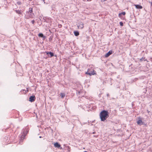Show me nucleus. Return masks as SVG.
Instances as JSON below:
<instances>
[{"mask_svg": "<svg viewBox=\"0 0 152 152\" xmlns=\"http://www.w3.org/2000/svg\"><path fill=\"white\" fill-rule=\"evenodd\" d=\"M29 131V129L28 126H27L24 128H23L21 134H20L19 136L20 138L19 143L20 144L23 142V140L24 139L26 135L28 133Z\"/></svg>", "mask_w": 152, "mask_h": 152, "instance_id": "nucleus-1", "label": "nucleus"}, {"mask_svg": "<svg viewBox=\"0 0 152 152\" xmlns=\"http://www.w3.org/2000/svg\"><path fill=\"white\" fill-rule=\"evenodd\" d=\"M108 116V112L106 110H103L100 113V118L102 121H104Z\"/></svg>", "mask_w": 152, "mask_h": 152, "instance_id": "nucleus-2", "label": "nucleus"}, {"mask_svg": "<svg viewBox=\"0 0 152 152\" xmlns=\"http://www.w3.org/2000/svg\"><path fill=\"white\" fill-rule=\"evenodd\" d=\"M86 74L89 75L90 76L94 75L96 74V71L92 69H88Z\"/></svg>", "mask_w": 152, "mask_h": 152, "instance_id": "nucleus-3", "label": "nucleus"}, {"mask_svg": "<svg viewBox=\"0 0 152 152\" xmlns=\"http://www.w3.org/2000/svg\"><path fill=\"white\" fill-rule=\"evenodd\" d=\"M77 25L78 28L79 29H82L84 27V23L81 22L78 23Z\"/></svg>", "mask_w": 152, "mask_h": 152, "instance_id": "nucleus-4", "label": "nucleus"}, {"mask_svg": "<svg viewBox=\"0 0 152 152\" xmlns=\"http://www.w3.org/2000/svg\"><path fill=\"white\" fill-rule=\"evenodd\" d=\"M137 124L140 126L143 124L144 122H143L140 117L138 118V120L137 122Z\"/></svg>", "mask_w": 152, "mask_h": 152, "instance_id": "nucleus-5", "label": "nucleus"}, {"mask_svg": "<svg viewBox=\"0 0 152 152\" xmlns=\"http://www.w3.org/2000/svg\"><path fill=\"white\" fill-rule=\"evenodd\" d=\"M36 99V98L34 96H31L29 98V101L31 102H33Z\"/></svg>", "mask_w": 152, "mask_h": 152, "instance_id": "nucleus-6", "label": "nucleus"}, {"mask_svg": "<svg viewBox=\"0 0 152 152\" xmlns=\"http://www.w3.org/2000/svg\"><path fill=\"white\" fill-rule=\"evenodd\" d=\"M45 53H46L47 55L49 56V54L50 55V57L51 58L53 56H54V53L51 52H45Z\"/></svg>", "mask_w": 152, "mask_h": 152, "instance_id": "nucleus-7", "label": "nucleus"}, {"mask_svg": "<svg viewBox=\"0 0 152 152\" xmlns=\"http://www.w3.org/2000/svg\"><path fill=\"white\" fill-rule=\"evenodd\" d=\"M38 36L39 37L42 38L43 40H44L46 38V37L45 36H44L42 33H40L38 34Z\"/></svg>", "mask_w": 152, "mask_h": 152, "instance_id": "nucleus-8", "label": "nucleus"}, {"mask_svg": "<svg viewBox=\"0 0 152 152\" xmlns=\"http://www.w3.org/2000/svg\"><path fill=\"white\" fill-rule=\"evenodd\" d=\"M112 54V51L111 50H110L107 53H106L105 56V57H107L109 56L111 54Z\"/></svg>", "mask_w": 152, "mask_h": 152, "instance_id": "nucleus-9", "label": "nucleus"}, {"mask_svg": "<svg viewBox=\"0 0 152 152\" xmlns=\"http://www.w3.org/2000/svg\"><path fill=\"white\" fill-rule=\"evenodd\" d=\"M134 5L137 9H142V6L139 5L134 4Z\"/></svg>", "mask_w": 152, "mask_h": 152, "instance_id": "nucleus-10", "label": "nucleus"}, {"mask_svg": "<svg viewBox=\"0 0 152 152\" xmlns=\"http://www.w3.org/2000/svg\"><path fill=\"white\" fill-rule=\"evenodd\" d=\"M54 146L55 147L58 148H59L61 147L60 145L57 142H56L54 144Z\"/></svg>", "mask_w": 152, "mask_h": 152, "instance_id": "nucleus-11", "label": "nucleus"}, {"mask_svg": "<svg viewBox=\"0 0 152 152\" xmlns=\"http://www.w3.org/2000/svg\"><path fill=\"white\" fill-rule=\"evenodd\" d=\"M126 14V12H122L119 13L118 17L120 18H121V15H125Z\"/></svg>", "mask_w": 152, "mask_h": 152, "instance_id": "nucleus-12", "label": "nucleus"}, {"mask_svg": "<svg viewBox=\"0 0 152 152\" xmlns=\"http://www.w3.org/2000/svg\"><path fill=\"white\" fill-rule=\"evenodd\" d=\"M75 35L76 36H77L79 35V32L77 31H75L74 32Z\"/></svg>", "mask_w": 152, "mask_h": 152, "instance_id": "nucleus-13", "label": "nucleus"}, {"mask_svg": "<svg viewBox=\"0 0 152 152\" xmlns=\"http://www.w3.org/2000/svg\"><path fill=\"white\" fill-rule=\"evenodd\" d=\"M16 13L18 14H22L21 12L20 11V10H15Z\"/></svg>", "mask_w": 152, "mask_h": 152, "instance_id": "nucleus-14", "label": "nucleus"}, {"mask_svg": "<svg viewBox=\"0 0 152 152\" xmlns=\"http://www.w3.org/2000/svg\"><path fill=\"white\" fill-rule=\"evenodd\" d=\"M33 12V9L32 8H30L29 9L27 13H28L29 12L31 13Z\"/></svg>", "mask_w": 152, "mask_h": 152, "instance_id": "nucleus-15", "label": "nucleus"}, {"mask_svg": "<svg viewBox=\"0 0 152 152\" xmlns=\"http://www.w3.org/2000/svg\"><path fill=\"white\" fill-rule=\"evenodd\" d=\"M60 95L61 96V98H63L65 96V94L64 93H61Z\"/></svg>", "mask_w": 152, "mask_h": 152, "instance_id": "nucleus-16", "label": "nucleus"}, {"mask_svg": "<svg viewBox=\"0 0 152 152\" xmlns=\"http://www.w3.org/2000/svg\"><path fill=\"white\" fill-rule=\"evenodd\" d=\"M143 60L144 61H147L146 59H145V57H142V58L140 59V61H143Z\"/></svg>", "mask_w": 152, "mask_h": 152, "instance_id": "nucleus-17", "label": "nucleus"}, {"mask_svg": "<svg viewBox=\"0 0 152 152\" xmlns=\"http://www.w3.org/2000/svg\"><path fill=\"white\" fill-rule=\"evenodd\" d=\"M34 15V13H32L30 14L29 15V17H33V16Z\"/></svg>", "mask_w": 152, "mask_h": 152, "instance_id": "nucleus-18", "label": "nucleus"}, {"mask_svg": "<svg viewBox=\"0 0 152 152\" xmlns=\"http://www.w3.org/2000/svg\"><path fill=\"white\" fill-rule=\"evenodd\" d=\"M120 25L121 26H123V23L122 22H120Z\"/></svg>", "mask_w": 152, "mask_h": 152, "instance_id": "nucleus-19", "label": "nucleus"}, {"mask_svg": "<svg viewBox=\"0 0 152 152\" xmlns=\"http://www.w3.org/2000/svg\"><path fill=\"white\" fill-rule=\"evenodd\" d=\"M17 4L18 5H20L21 4V2L20 1H18L17 2Z\"/></svg>", "mask_w": 152, "mask_h": 152, "instance_id": "nucleus-20", "label": "nucleus"}, {"mask_svg": "<svg viewBox=\"0 0 152 152\" xmlns=\"http://www.w3.org/2000/svg\"><path fill=\"white\" fill-rule=\"evenodd\" d=\"M35 22V20H33L31 21V23L33 24H34V23Z\"/></svg>", "mask_w": 152, "mask_h": 152, "instance_id": "nucleus-21", "label": "nucleus"}, {"mask_svg": "<svg viewBox=\"0 0 152 152\" xmlns=\"http://www.w3.org/2000/svg\"><path fill=\"white\" fill-rule=\"evenodd\" d=\"M150 61L152 62V58H150Z\"/></svg>", "mask_w": 152, "mask_h": 152, "instance_id": "nucleus-22", "label": "nucleus"}, {"mask_svg": "<svg viewBox=\"0 0 152 152\" xmlns=\"http://www.w3.org/2000/svg\"><path fill=\"white\" fill-rule=\"evenodd\" d=\"M149 2L150 3H151V6H152V2H150V1H149Z\"/></svg>", "mask_w": 152, "mask_h": 152, "instance_id": "nucleus-23", "label": "nucleus"}, {"mask_svg": "<svg viewBox=\"0 0 152 152\" xmlns=\"http://www.w3.org/2000/svg\"><path fill=\"white\" fill-rule=\"evenodd\" d=\"M95 133H96V132H93L92 134H95Z\"/></svg>", "mask_w": 152, "mask_h": 152, "instance_id": "nucleus-24", "label": "nucleus"}, {"mask_svg": "<svg viewBox=\"0 0 152 152\" xmlns=\"http://www.w3.org/2000/svg\"><path fill=\"white\" fill-rule=\"evenodd\" d=\"M147 112H148V113H149V111H148V110H147Z\"/></svg>", "mask_w": 152, "mask_h": 152, "instance_id": "nucleus-25", "label": "nucleus"}, {"mask_svg": "<svg viewBox=\"0 0 152 152\" xmlns=\"http://www.w3.org/2000/svg\"><path fill=\"white\" fill-rule=\"evenodd\" d=\"M107 96H109V94H107Z\"/></svg>", "mask_w": 152, "mask_h": 152, "instance_id": "nucleus-26", "label": "nucleus"}, {"mask_svg": "<svg viewBox=\"0 0 152 152\" xmlns=\"http://www.w3.org/2000/svg\"><path fill=\"white\" fill-rule=\"evenodd\" d=\"M41 137H42L41 136H39V138H41Z\"/></svg>", "mask_w": 152, "mask_h": 152, "instance_id": "nucleus-27", "label": "nucleus"}, {"mask_svg": "<svg viewBox=\"0 0 152 152\" xmlns=\"http://www.w3.org/2000/svg\"><path fill=\"white\" fill-rule=\"evenodd\" d=\"M83 152H87V151H84Z\"/></svg>", "mask_w": 152, "mask_h": 152, "instance_id": "nucleus-28", "label": "nucleus"}, {"mask_svg": "<svg viewBox=\"0 0 152 152\" xmlns=\"http://www.w3.org/2000/svg\"><path fill=\"white\" fill-rule=\"evenodd\" d=\"M43 1H44L45 0H42Z\"/></svg>", "mask_w": 152, "mask_h": 152, "instance_id": "nucleus-29", "label": "nucleus"}]
</instances>
